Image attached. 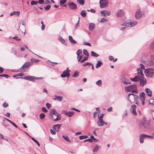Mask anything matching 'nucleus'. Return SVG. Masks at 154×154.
<instances>
[{
  "instance_id": "nucleus-1",
  "label": "nucleus",
  "mask_w": 154,
  "mask_h": 154,
  "mask_svg": "<svg viewBox=\"0 0 154 154\" xmlns=\"http://www.w3.org/2000/svg\"><path fill=\"white\" fill-rule=\"evenodd\" d=\"M137 86L134 85H129L125 87L126 91L135 93V94L137 93Z\"/></svg>"
},
{
  "instance_id": "nucleus-2",
  "label": "nucleus",
  "mask_w": 154,
  "mask_h": 154,
  "mask_svg": "<svg viewBox=\"0 0 154 154\" xmlns=\"http://www.w3.org/2000/svg\"><path fill=\"white\" fill-rule=\"evenodd\" d=\"M144 72L146 76L149 78L153 77L154 74V69L149 68L145 70Z\"/></svg>"
},
{
  "instance_id": "nucleus-3",
  "label": "nucleus",
  "mask_w": 154,
  "mask_h": 154,
  "mask_svg": "<svg viewBox=\"0 0 154 154\" xmlns=\"http://www.w3.org/2000/svg\"><path fill=\"white\" fill-rule=\"evenodd\" d=\"M141 61L142 62L148 66H152L154 64V57L152 56L150 59L147 61L143 59H141Z\"/></svg>"
},
{
  "instance_id": "nucleus-4",
  "label": "nucleus",
  "mask_w": 154,
  "mask_h": 154,
  "mask_svg": "<svg viewBox=\"0 0 154 154\" xmlns=\"http://www.w3.org/2000/svg\"><path fill=\"white\" fill-rule=\"evenodd\" d=\"M17 78V79L18 78ZM19 78L22 79L26 80H29L33 82H35V80H36L42 79V77H36L35 76L30 75H28L24 77Z\"/></svg>"
},
{
  "instance_id": "nucleus-5",
  "label": "nucleus",
  "mask_w": 154,
  "mask_h": 154,
  "mask_svg": "<svg viewBox=\"0 0 154 154\" xmlns=\"http://www.w3.org/2000/svg\"><path fill=\"white\" fill-rule=\"evenodd\" d=\"M137 24V21L134 20L129 23L125 22L121 25L122 26H125L130 27H133Z\"/></svg>"
},
{
  "instance_id": "nucleus-6",
  "label": "nucleus",
  "mask_w": 154,
  "mask_h": 154,
  "mask_svg": "<svg viewBox=\"0 0 154 154\" xmlns=\"http://www.w3.org/2000/svg\"><path fill=\"white\" fill-rule=\"evenodd\" d=\"M99 3L100 4V7L101 8H102L107 6L108 4V0H100Z\"/></svg>"
},
{
  "instance_id": "nucleus-7",
  "label": "nucleus",
  "mask_w": 154,
  "mask_h": 154,
  "mask_svg": "<svg viewBox=\"0 0 154 154\" xmlns=\"http://www.w3.org/2000/svg\"><path fill=\"white\" fill-rule=\"evenodd\" d=\"M67 5L69 8L72 10H74L77 8V5L76 4L72 2H69Z\"/></svg>"
},
{
  "instance_id": "nucleus-8",
  "label": "nucleus",
  "mask_w": 154,
  "mask_h": 154,
  "mask_svg": "<svg viewBox=\"0 0 154 154\" xmlns=\"http://www.w3.org/2000/svg\"><path fill=\"white\" fill-rule=\"evenodd\" d=\"M145 94L143 92L140 95V101L141 102L142 105L144 104V101L145 99Z\"/></svg>"
},
{
  "instance_id": "nucleus-9",
  "label": "nucleus",
  "mask_w": 154,
  "mask_h": 154,
  "mask_svg": "<svg viewBox=\"0 0 154 154\" xmlns=\"http://www.w3.org/2000/svg\"><path fill=\"white\" fill-rule=\"evenodd\" d=\"M136 106L135 105H132L131 106L130 111L134 115L136 116L137 115V113L136 111Z\"/></svg>"
},
{
  "instance_id": "nucleus-10",
  "label": "nucleus",
  "mask_w": 154,
  "mask_h": 154,
  "mask_svg": "<svg viewBox=\"0 0 154 154\" xmlns=\"http://www.w3.org/2000/svg\"><path fill=\"white\" fill-rule=\"evenodd\" d=\"M148 135L144 134H141L139 135V140L140 143H142L143 142V139L147 138Z\"/></svg>"
},
{
  "instance_id": "nucleus-11",
  "label": "nucleus",
  "mask_w": 154,
  "mask_h": 154,
  "mask_svg": "<svg viewBox=\"0 0 154 154\" xmlns=\"http://www.w3.org/2000/svg\"><path fill=\"white\" fill-rule=\"evenodd\" d=\"M142 14L139 10L137 11L135 13V17L136 19H140L142 16Z\"/></svg>"
},
{
  "instance_id": "nucleus-12",
  "label": "nucleus",
  "mask_w": 154,
  "mask_h": 154,
  "mask_svg": "<svg viewBox=\"0 0 154 154\" xmlns=\"http://www.w3.org/2000/svg\"><path fill=\"white\" fill-rule=\"evenodd\" d=\"M101 14L102 16H109L111 14L110 11H107L106 10L102 11H100Z\"/></svg>"
},
{
  "instance_id": "nucleus-13",
  "label": "nucleus",
  "mask_w": 154,
  "mask_h": 154,
  "mask_svg": "<svg viewBox=\"0 0 154 154\" xmlns=\"http://www.w3.org/2000/svg\"><path fill=\"white\" fill-rule=\"evenodd\" d=\"M137 75L140 78H143V77H144V75L143 72V70L140 68H137Z\"/></svg>"
},
{
  "instance_id": "nucleus-14",
  "label": "nucleus",
  "mask_w": 154,
  "mask_h": 154,
  "mask_svg": "<svg viewBox=\"0 0 154 154\" xmlns=\"http://www.w3.org/2000/svg\"><path fill=\"white\" fill-rule=\"evenodd\" d=\"M139 81L140 85L141 86H143L146 83V79L144 78V77L143 78H140Z\"/></svg>"
},
{
  "instance_id": "nucleus-15",
  "label": "nucleus",
  "mask_w": 154,
  "mask_h": 154,
  "mask_svg": "<svg viewBox=\"0 0 154 154\" xmlns=\"http://www.w3.org/2000/svg\"><path fill=\"white\" fill-rule=\"evenodd\" d=\"M50 114L52 115L53 114L56 116H59L60 114L56 111L54 109H51L50 111Z\"/></svg>"
},
{
  "instance_id": "nucleus-16",
  "label": "nucleus",
  "mask_w": 154,
  "mask_h": 154,
  "mask_svg": "<svg viewBox=\"0 0 154 154\" xmlns=\"http://www.w3.org/2000/svg\"><path fill=\"white\" fill-rule=\"evenodd\" d=\"M68 68H67L66 70H64L63 73L61 75L60 77L62 78H65L67 76L66 74L68 72L70 71V70L69 71H68Z\"/></svg>"
},
{
  "instance_id": "nucleus-17",
  "label": "nucleus",
  "mask_w": 154,
  "mask_h": 154,
  "mask_svg": "<svg viewBox=\"0 0 154 154\" xmlns=\"http://www.w3.org/2000/svg\"><path fill=\"white\" fill-rule=\"evenodd\" d=\"M61 126V124L55 125L53 126V129L55 130L56 131L58 132Z\"/></svg>"
},
{
  "instance_id": "nucleus-18",
  "label": "nucleus",
  "mask_w": 154,
  "mask_h": 154,
  "mask_svg": "<svg viewBox=\"0 0 154 154\" xmlns=\"http://www.w3.org/2000/svg\"><path fill=\"white\" fill-rule=\"evenodd\" d=\"M140 79V77L137 75H136L133 78H131L130 79L133 82H138L139 81Z\"/></svg>"
},
{
  "instance_id": "nucleus-19",
  "label": "nucleus",
  "mask_w": 154,
  "mask_h": 154,
  "mask_svg": "<svg viewBox=\"0 0 154 154\" xmlns=\"http://www.w3.org/2000/svg\"><path fill=\"white\" fill-rule=\"evenodd\" d=\"M104 122L102 119H99L98 121L97 122L98 125L99 126H102L103 125V123Z\"/></svg>"
},
{
  "instance_id": "nucleus-20",
  "label": "nucleus",
  "mask_w": 154,
  "mask_h": 154,
  "mask_svg": "<svg viewBox=\"0 0 154 154\" xmlns=\"http://www.w3.org/2000/svg\"><path fill=\"white\" fill-rule=\"evenodd\" d=\"M124 13L123 11L121 10H119L117 12V17H121L123 16Z\"/></svg>"
},
{
  "instance_id": "nucleus-21",
  "label": "nucleus",
  "mask_w": 154,
  "mask_h": 154,
  "mask_svg": "<svg viewBox=\"0 0 154 154\" xmlns=\"http://www.w3.org/2000/svg\"><path fill=\"white\" fill-rule=\"evenodd\" d=\"M100 148V146L98 145H96L93 147V151L94 152H97Z\"/></svg>"
},
{
  "instance_id": "nucleus-22",
  "label": "nucleus",
  "mask_w": 154,
  "mask_h": 154,
  "mask_svg": "<svg viewBox=\"0 0 154 154\" xmlns=\"http://www.w3.org/2000/svg\"><path fill=\"white\" fill-rule=\"evenodd\" d=\"M30 63L29 62H26L21 67V68H28L30 66Z\"/></svg>"
},
{
  "instance_id": "nucleus-23",
  "label": "nucleus",
  "mask_w": 154,
  "mask_h": 154,
  "mask_svg": "<svg viewBox=\"0 0 154 154\" xmlns=\"http://www.w3.org/2000/svg\"><path fill=\"white\" fill-rule=\"evenodd\" d=\"M145 91L147 95L149 97H151L152 96V91L149 89L146 88L145 89Z\"/></svg>"
},
{
  "instance_id": "nucleus-24",
  "label": "nucleus",
  "mask_w": 154,
  "mask_h": 154,
  "mask_svg": "<svg viewBox=\"0 0 154 154\" xmlns=\"http://www.w3.org/2000/svg\"><path fill=\"white\" fill-rule=\"evenodd\" d=\"M69 39L70 42L72 43L75 44L76 43V42L73 38L72 36H69Z\"/></svg>"
},
{
  "instance_id": "nucleus-25",
  "label": "nucleus",
  "mask_w": 154,
  "mask_h": 154,
  "mask_svg": "<svg viewBox=\"0 0 154 154\" xmlns=\"http://www.w3.org/2000/svg\"><path fill=\"white\" fill-rule=\"evenodd\" d=\"M103 64V63L101 61L99 60L97 61V63H96L95 65V67L96 68H98L99 67H100Z\"/></svg>"
},
{
  "instance_id": "nucleus-26",
  "label": "nucleus",
  "mask_w": 154,
  "mask_h": 154,
  "mask_svg": "<svg viewBox=\"0 0 154 154\" xmlns=\"http://www.w3.org/2000/svg\"><path fill=\"white\" fill-rule=\"evenodd\" d=\"M95 25L93 23H91L89 26V28L90 30H93L94 28Z\"/></svg>"
},
{
  "instance_id": "nucleus-27",
  "label": "nucleus",
  "mask_w": 154,
  "mask_h": 154,
  "mask_svg": "<svg viewBox=\"0 0 154 154\" xmlns=\"http://www.w3.org/2000/svg\"><path fill=\"white\" fill-rule=\"evenodd\" d=\"M74 114V112L73 111L68 112L66 113V116L71 117Z\"/></svg>"
},
{
  "instance_id": "nucleus-28",
  "label": "nucleus",
  "mask_w": 154,
  "mask_h": 154,
  "mask_svg": "<svg viewBox=\"0 0 154 154\" xmlns=\"http://www.w3.org/2000/svg\"><path fill=\"white\" fill-rule=\"evenodd\" d=\"M59 40L63 44L65 45V41L62 38L61 36H60L58 38Z\"/></svg>"
},
{
  "instance_id": "nucleus-29",
  "label": "nucleus",
  "mask_w": 154,
  "mask_h": 154,
  "mask_svg": "<svg viewBox=\"0 0 154 154\" xmlns=\"http://www.w3.org/2000/svg\"><path fill=\"white\" fill-rule=\"evenodd\" d=\"M77 2L80 5H83L85 4V0H76Z\"/></svg>"
},
{
  "instance_id": "nucleus-30",
  "label": "nucleus",
  "mask_w": 154,
  "mask_h": 154,
  "mask_svg": "<svg viewBox=\"0 0 154 154\" xmlns=\"http://www.w3.org/2000/svg\"><path fill=\"white\" fill-rule=\"evenodd\" d=\"M80 14L83 17H85L86 15V11L84 10H82L80 13Z\"/></svg>"
},
{
  "instance_id": "nucleus-31",
  "label": "nucleus",
  "mask_w": 154,
  "mask_h": 154,
  "mask_svg": "<svg viewBox=\"0 0 154 154\" xmlns=\"http://www.w3.org/2000/svg\"><path fill=\"white\" fill-rule=\"evenodd\" d=\"M91 55L92 57H97L99 56V55L96 54L93 51H91Z\"/></svg>"
},
{
  "instance_id": "nucleus-32",
  "label": "nucleus",
  "mask_w": 154,
  "mask_h": 154,
  "mask_svg": "<svg viewBox=\"0 0 154 154\" xmlns=\"http://www.w3.org/2000/svg\"><path fill=\"white\" fill-rule=\"evenodd\" d=\"M122 82L125 84L127 85L131 83L130 82H128L126 79H125L124 78H123V79H122Z\"/></svg>"
},
{
  "instance_id": "nucleus-33",
  "label": "nucleus",
  "mask_w": 154,
  "mask_h": 154,
  "mask_svg": "<svg viewBox=\"0 0 154 154\" xmlns=\"http://www.w3.org/2000/svg\"><path fill=\"white\" fill-rule=\"evenodd\" d=\"M109 58L110 60L112 61L113 62H115L117 59V58H116L115 60H114V58L112 56H109Z\"/></svg>"
},
{
  "instance_id": "nucleus-34",
  "label": "nucleus",
  "mask_w": 154,
  "mask_h": 154,
  "mask_svg": "<svg viewBox=\"0 0 154 154\" xmlns=\"http://www.w3.org/2000/svg\"><path fill=\"white\" fill-rule=\"evenodd\" d=\"M79 76V73L78 71H75L74 74L72 75V77L74 78H76Z\"/></svg>"
},
{
  "instance_id": "nucleus-35",
  "label": "nucleus",
  "mask_w": 154,
  "mask_h": 154,
  "mask_svg": "<svg viewBox=\"0 0 154 154\" xmlns=\"http://www.w3.org/2000/svg\"><path fill=\"white\" fill-rule=\"evenodd\" d=\"M62 137L63 138L66 140L68 142H71V140H69V137L68 136H65L64 135L62 136Z\"/></svg>"
},
{
  "instance_id": "nucleus-36",
  "label": "nucleus",
  "mask_w": 154,
  "mask_h": 154,
  "mask_svg": "<svg viewBox=\"0 0 154 154\" xmlns=\"http://www.w3.org/2000/svg\"><path fill=\"white\" fill-rule=\"evenodd\" d=\"M20 13V12L19 11H16V12L13 11V12L11 13V14H10V15L12 16L13 15H19Z\"/></svg>"
},
{
  "instance_id": "nucleus-37",
  "label": "nucleus",
  "mask_w": 154,
  "mask_h": 154,
  "mask_svg": "<svg viewBox=\"0 0 154 154\" xmlns=\"http://www.w3.org/2000/svg\"><path fill=\"white\" fill-rule=\"evenodd\" d=\"M96 84L98 86H101L102 85V81L101 80H100L97 81L96 83Z\"/></svg>"
},
{
  "instance_id": "nucleus-38",
  "label": "nucleus",
  "mask_w": 154,
  "mask_h": 154,
  "mask_svg": "<svg viewBox=\"0 0 154 154\" xmlns=\"http://www.w3.org/2000/svg\"><path fill=\"white\" fill-rule=\"evenodd\" d=\"M45 114L44 113H41L39 115V118L40 119H42L45 118Z\"/></svg>"
},
{
  "instance_id": "nucleus-39",
  "label": "nucleus",
  "mask_w": 154,
  "mask_h": 154,
  "mask_svg": "<svg viewBox=\"0 0 154 154\" xmlns=\"http://www.w3.org/2000/svg\"><path fill=\"white\" fill-rule=\"evenodd\" d=\"M83 52L84 54L87 57H88L89 56V55L86 49H83Z\"/></svg>"
},
{
  "instance_id": "nucleus-40",
  "label": "nucleus",
  "mask_w": 154,
  "mask_h": 154,
  "mask_svg": "<svg viewBox=\"0 0 154 154\" xmlns=\"http://www.w3.org/2000/svg\"><path fill=\"white\" fill-rule=\"evenodd\" d=\"M82 53V50L80 49H78L76 52V54L77 55V56L80 55Z\"/></svg>"
},
{
  "instance_id": "nucleus-41",
  "label": "nucleus",
  "mask_w": 154,
  "mask_h": 154,
  "mask_svg": "<svg viewBox=\"0 0 154 154\" xmlns=\"http://www.w3.org/2000/svg\"><path fill=\"white\" fill-rule=\"evenodd\" d=\"M31 139L35 143H36L37 144V145H38V146H39V147L40 146V144L39 143V142L37 140H35L33 137H32Z\"/></svg>"
},
{
  "instance_id": "nucleus-42",
  "label": "nucleus",
  "mask_w": 154,
  "mask_h": 154,
  "mask_svg": "<svg viewBox=\"0 0 154 154\" xmlns=\"http://www.w3.org/2000/svg\"><path fill=\"white\" fill-rule=\"evenodd\" d=\"M38 2L37 1H32L31 2V5H36L38 4Z\"/></svg>"
},
{
  "instance_id": "nucleus-43",
  "label": "nucleus",
  "mask_w": 154,
  "mask_h": 154,
  "mask_svg": "<svg viewBox=\"0 0 154 154\" xmlns=\"http://www.w3.org/2000/svg\"><path fill=\"white\" fill-rule=\"evenodd\" d=\"M108 21L107 20L105 19L104 18H101L100 19V22L101 23H105L107 22Z\"/></svg>"
},
{
  "instance_id": "nucleus-44",
  "label": "nucleus",
  "mask_w": 154,
  "mask_h": 154,
  "mask_svg": "<svg viewBox=\"0 0 154 154\" xmlns=\"http://www.w3.org/2000/svg\"><path fill=\"white\" fill-rule=\"evenodd\" d=\"M41 23L42 24V26L41 27V29L42 30H43L45 29V25L44 24V23L43 22L41 21Z\"/></svg>"
},
{
  "instance_id": "nucleus-45",
  "label": "nucleus",
  "mask_w": 154,
  "mask_h": 154,
  "mask_svg": "<svg viewBox=\"0 0 154 154\" xmlns=\"http://www.w3.org/2000/svg\"><path fill=\"white\" fill-rule=\"evenodd\" d=\"M51 8V6L50 5H48L46 6H45L44 8V9L46 11H48Z\"/></svg>"
},
{
  "instance_id": "nucleus-46",
  "label": "nucleus",
  "mask_w": 154,
  "mask_h": 154,
  "mask_svg": "<svg viewBox=\"0 0 154 154\" xmlns=\"http://www.w3.org/2000/svg\"><path fill=\"white\" fill-rule=\"evenodd\" d=\"M66 1V0H60L59 2V4L60 5H63Z\"/></svg>"
},
{
  "instance_id": "nucleus-47",
  "label": "nucleus",
  "mask_w": 154,
  "mask_h": 154,
  "mask_svg": "<svg viewBox=\"0 0 154 154\" xmlns=\"http://www.w3.org/2000/svg\"><path fill=\"white\" fill-rule=\"evenodd\" d=\"M41 110L42 112L45 113L47 112H48L47 109L44 107H42Z\"/></svg>"
},
{
  "instance_id": "nucleus-48",
  "label": "nucleus",
  "mask_w": 154,
  "mask_h": 154,
  "mask_svg": "<svg viewBox=\"0 0 154 154\" xmlns=\"http://www.w3.org/2000/svg\"><path fill=\"white\" fill-rule=\"evenodd\" d=\"M87 138H88V136L86 135L81 136L79 137L80 140H82Z\"/></svg>"
},
{
  "instance_id": "nucleus-49",
  "label": "nucleus",
  "mask_w": 154,
  "mask_h": 154,
  "mask_svg": "<svg viewBox=\"0 0 154 154\" xmlns=\"http://www.w3.org/2000/svg\"><path fill=\"white\" fill-rule=\"evenodd\" d=\"M86 141H88L90 143H92L93 142V140L91 138H89L88 139L85 140L84 141V142L85 143Z\"/></svg>"
},
{
  "instance_id": "nucleus-50",
  "label": "nucleus",
  "mask_w": 154,
  "mask_h": 154,
  "mask_svg": "<svg viewBox=\"0 0 154 154\" xmlns=\"http://www.w3.org/2000/svg\"><path fill=\"white\" fill-rule=\"evenodd\" d=\"M39 61V60L37 59L31 58V61L32 63L37 62Z\"/></svg>"
},
{
  "instance_id": "nucleus-51",
  "label": "nucleus",
  "mask_w": 154,
  "mask_h": 154,
  "mask_svg": "<svg viewBox=\"0 0 154 154\" xmlns=\"http://www.w3.org/2000/svg\"><path fill=\"white\" fill-rule=\"evenodd\" d=\"M92 65V63L89 62H86L82 65L83 66H86L88 65Z\"/></svg>"
},
{
  "instance_id": "nucleus-52",
  "label": "nucleus",
  "mask_w": 154,
  "mask_h": 154,
  "mask_svg": "<svg viewBox=\"0 0 154 154\" xmlns=\"http://www.w3.org/2000/svg\"><path fill=\"white\" fill-rule=\"evenodd\" d=\"M150 112L151 113L152 115V118H153V120H154V110H151Z\"/></svg>"
},
{
  "instance_id": "nucleus-53",
  "label": "nucleus",
  "mask_w": 154,
  "mask_h": 154,
  "mask_svg": "<svg viewBox=\"0 0 154 154\" xmlns=\"http://www.w3.org/2000/svg\"><path fill=\"white\" fill-rule=\"evenodd\" d=\"M57 100L59 101H61L63 99V97L61 96H58L57 97Z\"/></svg>"
},
{
  "instance_id": "nucleus-54",
  "label": "nucleus",
  "mask_w": 154,
  "mask_h": 154,
  "mask_svg": "<svg viewBox=\"0 0 154 154\" xmlns=\"http://www.w3.org/2000/svg\"><path fill=\"white\" fill-rule=\"evenodd\" d=\"M83 44L84 45H88L89 46H91V45L89 43L87 42H84L83 43Z\"/></svg>"
},
{
  "instance_id": "nucleus-55",
  "label": "nucleus",
  "mask_w": 154,
  "mask_h": 154,
  "mask_svg": "<svg viewBox=\"0 0 154 154\" xmlns=\"http://www.w3.org/2000/svg\"><path fill=\"white\" fill-rule=\"evenodd\" d=\"M56 116L57 117L56 119H55L54 120V121H57L59 120H60V119L61 118V117L59 116Z\"/></svg>"
},
{
  "instance_id": "nucleus-56",
  "label": "nucleus",
  "mask_w": 154,
  "mask_h": 154,
  "mask_svg": "<svg viewBox=\"0 0 154 154\" xmlns=\"http://www.w3.org/2000/svg\"><path fill=\"white\" fill-rule=\"evenodd\" d=\"M46 106L47 108L48 109H49L50 108L51 106V105L50 103H47L46 104Z\"/></svg>"
},
{
  "instance_id": "nucleus-57",
  "label": "nucleus",
  "mask_w": 154,
  "mask_h": 154,
  "mask_svg": "<svg viewBox=\"0 0 154 154\" xmlns=\"http://www.w3.org/2000/svg\"><path fill=\"white\" fill-rule=\"evenodd\" d=\"M140 67L139 68L140 69L143 70V69H144V66L142 64L140 63Z\"/></svg>"
},
{
  "instance_id": "nucleus-58",
  "label": "nucleus",
  "mask_w": 154,
  "mask_h": 154,
  "mask_svg": "<svg viewBox=\"0 0 154 154\" xmlns=\"http://www.w3.org/2000/svg\"><path fill=\"white\" fill-rule=\"evenodd\" d=\"M38 3L40 5H42L44 3V0H38Z\"/></svg>"
},
{
  "instance_id": "nucleus-59",
  "label": "nucleus",
  "mask_w": 154,
  "mask_h": 154,
  "mask_svg": "<svg viewBox=\"0 0 154 154\" xmlns=\"http://www.w3.org/2000/svg\"><path fill=\"white\" fill-rule=\"evenodd\" d=\"M77 58L78 59V61H79L82 59V56L80 55H78Z\"/></svg>"
},
{
  "instance_id": "nucleus-60",
  "label": "nucleus",
  "mask_w": 154,
  "mask_h": 154,
  "mask_svg": "<svg viewBox=\"0 0 154 154\" xmlns=\"http://www.w3.org/2000/svg\"><path fill=\"white\" fill-rule=\"evenodd\" d=\"M0 76H1V77H5L6 78H8L9 76V75H7V74H4V75H3V74H2V75H0Z\"/></svg>"
},
{
  "instance_id": "nucleus-61",
  "label": "nucleus",
  "mask_w": 154,
  "mask_h": 154,
  "mask_svg": "<svg viewBox=\"0 0 154 154\" xmlns=\"http://www.w3.org/2000/svg\"><path fill=\"white\" fill-rule=\"evenodd\" d=\"M79 20H78L77 23H76L75 25V29L79 27Z\"/></svg>"
},
{
  "instance_id": "nucleus-62",
  "label": "nucleus",
  "mask_w": 154,
  "mask_h": 154,
  "mask_svg": "<svg viewBox=\"0 0 154 154\" xmlns=\"http://www.w3.org/2000/svg\"><path fill=\"white\" fill-rule=\"evenodd\" d=\"M13 38L14 39H16V40H17L18 41H20L21 40V39L20 38H19L17 36L14 37H13Z\"/></svg>"
},
{
  "instance_id": "nucleus-63",
  "label": "nucleus",
  "mask_w": 154,
  "mask_h": 154,
  "mask_svg": "<svg viewBox=\"0 0 154 154\" xmlns=\"http://www.w3.org/2000/svg\"><path fill=\"white\" fill-rule=\"evenodd\" d=\"M150 48L151 49H153L154 48V43H152V42L150 44Z\"/></svg>"
},
{
  "instance_id": "nucleus-64",
  "label": "nucleus",
  "mask_w": 154,
  "mask_h": 154,
  "mask_svg": "<svg viewBox=\"0 0 154 154\" xmlns=\"http://www.w3.org/2000/svg\"><path fill=\"white\" fill-rule=\"evenodd\" d=\"M3 106L4 107H7L8 106V103H3Z\"/></svg>"
}]
</instances>
